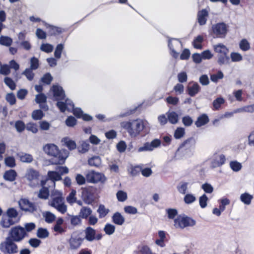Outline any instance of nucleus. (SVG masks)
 I'll return each instance as SVG.
<instances>
[{
  "label": "nucleus",
  "mask_w": 254,
  "mask_h": 254,
  "mask_svg": "<svg viewBox=\"0 0 254 254\" xmlns=\"http://www.w3.org/2000/svg\"><path fill=\"white\" fill-rule=\"evenodd\" d=\"M47 28H48L49 35L50 36L59 35L63 32V29L59 27L49 25Z\"/></svg>",
  "instance_id": "24"
},
{
  "label": "nucleus",
  "mask_w": 254,
  "mask_h": 254,
  "mask_svg": "<svg viewBox=\"0 0 254 254\" xmlns=\"http://www.w3.org/2000/svg\"><path fill=\"white\" fill-rule=\"evenodd\" d=\"M83 239H69L70 248L71 249H76L78 248Z\"/></svg>",
  "instance_id": "33"
},
{
  "label": "nucleus",
  "mask_w": 254,
  "mask_h": 254,
  "mask_svg": "<svg viewBox=\"0 0 254 254\" xmlns=\"http://www.w3.org/2000/svg\"><path fill=\"white\" fill-rule=\"evenodd\" d=\"M195 144V139L193 137H189L180 145L178 151L184 148L186 151H191L194 148Z\"/></svg>",
  "instance_id": "13"
},
{
  "label": "nucleus",
  "mask_w": 254,
  "mask_h": 254,
  "mask_svg": "<svg viewBox=\"0 0 254 254\" xmlns=\"http://www.w3.org/2000/svg\"><path fill=\"white\" fill-rule=\"evenodd\" d=\"M184 202L186 204H190L196 200V197L192 194L188 193L185 195L184 198Z\"/></svg>",
  "instance_id": "47"
},
{
  "label": "nucleus",
  "mask_w": 254,
  "mask_h": 254,
  "mask_svg": "<svg viewBox=\"0 0 254 254\" xmlns=\"http://www.w3.org/2000/svg\"><path fill=\"white\" fill-rule=\"evenodd\" d=\"M83 201L87 204H92L95 201L94 193L89 188L84 189L82 193Z\"/></svg>",
  "instance_id": "14"
},
{
  "label": "nucleus",
  "mask_w": 254,
  "mask_h": 254,
  "mask_svg": "<svg viewBox=\"0 0 254 254\" xmlns=\"http://www.w3.org/2000/svg\"><path fill=\"white\" fill-rule=\"evenodd\" d=\"M20 160L25 163H31L33 160V158L31 155L25 153L20 156Z\"/></svg>",
  "instance_id": "49"
},
{
  "label": "nucleus",
  "mask_w": 254,
  "mask_h": 254,
  "mask_svg": "<svg viewBox=\"0 0 254 254\" xmlns=\"http://www.w3.org/2000/svg\"><path fill=\"white\" fill-rule=\"evenodd\" d=\"M185 134V128L181 127H177L175 130L174 136L176 139H180L183 137Z\"/></svg>",
  "instance_id": "37"
},
{
  "label": "nucleus",
  "mask_w": 254,
  "mask_h": 254,
  "mask_svg": "<svg viewBox=\"0 0 254 254\" xmlns=\"http://www.w3.org/2000/svg\"><path fill=\"white\" fill-rule=\"evenodd\" d=\"M161 143V140L159 139H154L150 143L147 142L143 144L142 146L138 148V152L152 151L154 148L158 147Z\"/></svg>",
  "instance_id": "12"
},
{
  "label": "nucleus",
  "mask_w": 254,
  "mask_h": 254,
  "mask_svg": "<svg viewBox=\"0 0 254 254\" xmlns=\"http://www.w3.org/2000/svg\"><path fill=\"white\" fill-rule=\"evenodd\" d=\"M39 66V60L37 58L33 57L30 60V68L32 69L35 70Z\"/></svg>",
  "instance_id": "61"
},
{
  "label": "nucleus",
  "mask_w": 254,
  "mask_h": 254,
  "mask_svg": "<svg viewBox=\"0 0 254 254\" xmlns=\"http://www.w3.org/2000/svg\"><path fill=\"white\" fill-rule=\"evenodd\" d=\"M12 43V39L7 36H1L0 37V44L5 46H9Z\"/></svg>",
  "instance_id": "36"
},
{
  "label": "nucleus",
  "mask_w": 254,
  "mask_h": 254,
  "mask_svg": "<svg viewBox=\"0 0 254 254\" xmlns=\"http://www.w3.org/2000/svg\"><path fill=\"white\" fill-rule=\"evenodd\" d=\"M67 99H65V102L58 101L56 104L57 107L59 109L61 112H64L67 109Z\"/></svg>",
  "instance_id": "56"
},
{
  "label": "nucleus",
  "mask_w": 254,
  "mask_h": 254,
  "mask_svg": "<svg viewBox=\"0 0 254 254\" xmlns=\"http://www.w3.org/2000/svg\"><path fill=\"white\" fill-rule=\"evenodd\" d=\"M208 198L205 194H203L199 198V203L200 206L202 208H204L206 207Z\"/></svg>",
  "instance_id": "44"
},
{
  "label": "nucleus",
  "mask_w": 254,
  "mask_h": 254,
  "mask_svg": "<svg viewBox=\"0 0 254 254\" xmlns=\"http://www.w3.org/2000/svg\"><path fill=\"white\" fill-rule=\"evenodd\" d=\"M97 211L99 213V218H102L108 214L109 210L106 208L103 204H100Z\"/></svg>",
  "instance_id": "27"
},
{
  "label": "nucleus",
  "mask_w": 254,
  "mask_h": 254,
  "mask_svg": "<svg viewBox=\"0 0 254 254\" xmlns=\"http://www.w3.org/2000/svg\"><path fill=\"white\" fill-rule=\"evenodd\" d=\"M168 218L170 219H175V217L178 215V211L174 208H168L166 210Z\"/></svg>",
  "instance_id": "48"
},
{
  "label": "nucleus",
  "mask_w": 254,
  "mask_h": 254,
  "mask_svg": "<svg viewBox=\"0 0 254 254\" xmlns=\"http://www.w3.org/2000/svg\"><path fill=\"white\" fill-rule=\"evenodd\" d=\"M49 232L45 228H39L37 230V236L39 238H46L49 236Z\"/></svg>",
  "instance_id": "35"
},
{
  "label": "nucleus",
  "mask_w": 254,
  "mask_h": 254,
  "mask_svg": "<svg viewBox=\"0 0 254 254\" xmlns=\"http://www.w3.org/2000/svg\"><path fill=\"white\" fill-rule=\"evenodd\" d=\"M122 127L131 137H136L143 130L144 125L141 120H135L131 122H123Z\"/></svg>",
  "instance_id": "2"
},
{
  "label": "nucleus",
  "mask_w": 254,
  "mask_h": 254,
  "mask_svg": "<svg viewBox=\"0 0 254 254\" xmlns=\"http://www.w3.org/2000/svg\"><path fill=\"white\" fill-rule=\"evenodd\" d=\"M5 99L10 105H13L16 103V98L13 93H8L5 97Z\"/></svg>",
  "instance_id": "60"
},
{
  "label": "nucleus",
  "mask_w": 254,
  "mask_h": 254,
  "mask_svg": "<svg viewBox=\"0 0 254 254\" xmlns=\"http://www.w3.org/2000/svg\"><path fill=\"white\" fill-rule=\"evenodd\" d=\"M52 90L54 97L56 100L62 101L65 100V95L63 88L59 85H53Z\"/></svg>",
  "instance_id": "15"
},
{
  "label": "nucleus",
  "mask_w": 254,
  "mask_h": 254,
  "mask_svg": "<svg viewBox=\"0 0 254 254\" xmlns=\"http://www.w3.org/2000/svg\"><path fill=\"white\" fill-rule=\"evenodd\" d=\"M224 99L222 97L217 98L213 102V110H218L221 107V106L224 103Z\"/></svg>",
  "instance_id": "32"
},
{
  "label": "nucleus",
  "mask_w": 254,
  "mask_h": 254,
  "mask_svg": "<svg viewBox=\"0 0 254 254\" xmlns=\"http://www.w3.org/2000/svg\"><path fill=\"white\" fill-rule=\"evenodd\" d=\"M85 177L87 182L90 183L97 184L101 183L104 184L106 181V178L104 174L94 170L89 171L85 174Z\"/></svg>",
  "instance_id": "7"
},
{
  "label": "nucleus",
  "mask_w": 254,
  "mask_h": 254,
  "mask_svg": "<svg viewBox=\"0 0 254 254\" xmlns=\"http://www.w3.org/2000/svg\"><path fill=\"white\" fill-rule=\"evenodd\" d=\"M231 58L232 61L234 62H240L243 59L242 56L240 54L235 52H232L231 54Z\"/></svg>",
  "instance_id": "64"
},
{
  "label": "nucleus",
  "mask_w": 254,
  "mask_h": 254,
  "mask_svg": "<svg viewBox=\"0 0 254 254\" xmlns=\"http://www.w3.org/2000/svg\"><path fill=\"white\" fill-rule=\"evenodd\" d=\"M85 238H95L96 232L91 227H87L85 230Z\"/></svg>",
  "instance_id": "31"
},
{
  "label": "nucleus",
  "mask_w": 254,
  "mask_h": 254,
  "mask_svg": "<svg viewBox=\"0 0 254 254\" xmlns=\"http://www.w3.org/2000/svg\"><path fill=\"white\" fill-rule=\"evenodd\" d=\"M116 195L118 200L121 202L125 201L127 198V193L123 190H119Z\"/></svg>",
  "instance_id": "51"
},
{
  "label": "nucleus",
  "mask_w": 254,
  "mask_h": 254,
  "mask_svg": "<svg viewBox=\"0 0 254 254\" xmlns=\"http://www.w3.org/2000/svg\"><path fill=\"white\" fill-rule=\"evenodd\" d=\"M229 26L224 22H219L212 25L211 35L214 38H224L228 31Z\"/></svg>",
  "instance_id": "6"
},
{
  "label": "nucleus",
  "mask_w": 254,
  "mask_h": 254,
  "mask_svg": "<svg viewBox=\"0 0 254 254\" xmlns=\"http://www.w3.org/2000/svg\"><path fill=\"white\" fill-rule=\"evenodd\" d=\"M89 149V144L86 141H83L81 145L78 147V150L81 153H85Z\"/></svg>",
  "instance_id": "43"
},
{
  "label": "nucleus",
  "mask_w": 254,
  "mask_h": 254,
  "mask_svg": "<svg viewBox=\"0 0 254 254\" xmlns=\"http://www.w3.org/2000/svg\"><path fill=\"white\" fill-rule=\"evenodd\" d=\"M50 195V190L49 187L41 188L38 193L37 196L42 199H47Z\"/></svg>",
  "instance_id": "23"
},
{
  "label": "nucleus",
  "mask_w": 254,
  "mask_h": 254,
  "mask_svg": "<svg viewBox=\"0 0 254 254\" xmlns=\"http://www.w3.org/2000/svg\"><path fill=\"white\" fill-rule=\"evenodd\" d=\"M213 50L217 54V63L220 65L227 64L229 61V57L228 55L229 49L222 43H219L213 46Z\"/></svg>",
  "instance_id": "3"
},
{
  "label": "nucleus",
  "mask_w": 254,
  "mask_h": 254,
  "mask_svg": "<svg viewBox=\"0 0 254 254\" xmlns=\"http://www.w3.org/2000/svg\"><path fill=\"white\" fill-rule=\"evenodd\" d=\"M47 178L51 181L54 187L55 186V182L62 180L61 174L54 171H49L47 174Z\"/></svg>",
  "instance_id": "18"
},
{
  "label": "nucleus",
  "mask_w": 254,
  "mask_h": 254,
  "mask_svg": "<svg viewBox=\"0 0 254 254\" xmlns=\"http://www.w3.org/2000/svg\"><path fill=\"white\" fill-rule=\"evenodd\" d=\"M4 162L6 166L10 168H13L16 166L15 158L12 156L5 157Z\"/></svg>",
  "instance_id": "38"
},
{
  "label": "nucleus",
  "mask_w": 254,
  "mask_h": 254,
  "mask_svg": "<svg viewBox=\"0 0 254 254\" xmlns=\"http://www.w3.org/2000/svg\"><path fill=\"white\" fill-rule=\"evenodd\" d=\"M64 49V46L62 44H58L54 52L55 57L57 59H60Z\"/></svg>",
  "instance_id": "55"
},
{
  "label": "nucleus",
  "mask_w": 254,
  "mask_h": 254,
  "mask_svg": "<svg viewBox=\"0 0 254 254\" xmlns=\"http://www.w3.org/2000/svg\"><path fill=\"white\" fill-rule=\"evenodd\" d=\"M64 140H65V144L68 149L71 150L76 148V144L74 141L67 138H64Z\"/></svg>",
  "instance_id": "54"
},
{
  "label": "nucleus",
  "mask_w": 254,
  "mask_h": 254,
  "mask_svg": "<svg viewBox=\"0 0 254 254\" xmlns=\"http://www.w3.org/2000/svg\"><path fill=\"white\" fill-rule=\"evenodd\" d=\"M141 171V167L139 166H135L130 168V174L132 176H136L139 174Z\"/></svg>",
  "instance_id": "63"
},
{
  "label": "nucleus",
  "mask_w": 254,
  "mask_h": 254,
  "mask_svg": "<svg viewBox=\"0 0 254 254\" xmlns=\"http://www.w3.org/2000/svg\"><path fill=\"white\" fill-rule=\"evenodd\" d=\"M31 68H26L23 71V74L25 75L26 78L30 81L33 79L34 77V73L33 72Z\"/></svg>",
  "instance_id": "53"
},
{
  "label": "nucleus",
  "mask_w": 254,
  "mask_h": 254,
  "mask_svg": "<svg viewBox=\"0 0 254 254\" xmlns=\"http://www.w3.org/2000/svg\"><path fill=\"white\" fill-rule=\"evenodd\" d=\"M92 211L89 207H82L79 212V216L82 219H87L92 214Z\"/></svg>",
  "instance_id": "25"
},
{
  "label": "nucleus",
  "mask_w": 254,
  "mask_h": 254,
  "mask_svg": "<svg viewBox=\"0 0 254 254\" xmlns=\"http://www.w3.org/2000/svg\"><path fill=\"white\" fill-rule=\"evenodd\" d=\"M208 16V12L206 9H202L198 11L197 15L198 23L200 25L205 24L207 18Z\"/></svg>",
  "instance_id": "16"
},
{
  "label": "nucleus",
  "mask_w": 254,
  "mask_h": 254,
  "mask_svg": "<svg viewBox=\"0 0 254 254\" xmlns=\"http://www.w3.org/2000/svg\"><path fill=\"white\" fill-rule=\"evenodd\" d=\"M240 48L243 51H247L250 49V44L248 41L245 39H242L239 44Z\"/></svg>",
  "instance_id": "46"
},
{
  "label": "nucleus",
  "mask_w": 254,
  "mask_h": 254,
  "mask_svg": "<svg viewBox=\"0 0 254 254\" xmlns=\"http://www.w3.org/2000/svg\"><path fill=\"white\" fill-rule=\"evenodd\" d=\"M112 222L118 225H122L125 221L124 217L119 212H115L112 217Z\"/></svg>",
  "instance_id": "19"
},
{
  "label": "nucleus",
  "mask_w": 254,
  "mask_h": 254,
  "mask_svg": "<svg viewBox=\"0 0 254 254\" xmlns=\"http://www.w3.org/2000/svg\"><path fill=\"white\" fill-rule=\"evenodd\" d=\"M230 165L231 169L236 172L239 171L242 168L241 164L237 161H231Z\"/></svg>",
  "instance_id": "62"
},
{
  "label": "nucleus",
  "mask_w": 254,
  "mask_h": 254,
  "mask_svg": "<svg viewBox=\"0 0 254 254\" xmlns=\"http://www.w3.org/2000/svg\"><path fill=\"white\" fill-rule=\"evenodd\" d=\"M224 75L222 71H219L216 74H213L210 75V79L211 81L216 82L219 79H222Z\"/></svg>",
  "instance_id": "52"
},
{
  "label": "nucleus",
  "mask_w": 254,
  "mask_h": 254,
  "mask_svg": "<svg viewBox=\"0 0 254 254\" xmlns=\"http://www.w3.org/2000/svg\"><path fill=\"white\" fill-rule=\"evenodd\" d=\"M43 150L46 154L52 157L51 159L52 164H63L64 163L65 158L55 144H47L44 146Z\"/></svg>",
  "instance_id": "1"
},
{
  "label": "nucleus",
  "mask_w": 254,
  "mask_h": 254,
  "mask_svg": "<svg viewBox=\"0 0 254 254\" xmlns=\"http://www.w3.org/2000/svg\"><path fill=\"white\" fill-rule=\"evenodd\" d=\"M104 230L106 234L110 235L114 233L115 227L113 225L108 223L105 226Z\"/></svg>",
  "instance_id": "50"
},
{
  "label": "nucleus",
  "mask_w": 254,
  "mask_h": 254,
  "mask_svg": "<svg viewBox=\"0 0 254 254\" xmlns=\"http://www.w3.org/2000/svg\"><path fill=\"white\" fill-rule=\"evenodd\" d=\"M35 100L38 104L46 103L47 97L44 94L40 93L36 95Z\"/></svg>",
  "instance_id": "59"
},
{
  "label": "nucleus",
  "mask_w": 254,
  "mask_h": 254,
  "mask_svg": "<svg viewBox=\"0 0 254 254\" xmlns=\"http://www.w3.org/2000/svg\"><path fill=\"white\" fill-rule=\"evenodd\" d=\"M64 200L62 196H56L52 199L51 205L62 213H64L66 211V206L64 204Z\"/></svg>",
  "instance_id": "10"
},
{
  "label": "nucleus",
  "mask_w": 254,
  "mask_h": 254,
  "mask_svg": "<svg viewBox=\"0 0 254 254\" xmlns=\"http://www.w3.org/2000/svg\"><path fill=\"white\" fill-rule=\"evenodd\" d=\"M39 171L32 168L28 170L25 174V178L31 187H35L39 185Z\"/></svg>",
  "instance_id": "8"
},
{
  "label": "nucleus",
  "mask_w": 254,
  "mask_h": 254,
  "mask_svg": "<svg viewBox=\"0 0 254 254\" xmlns=\"http://www.w3.org/2000/svg\"><path fill=\"white\" fill-rule=\"evenodd\" d=\"M76 190L72 189L66 198L67 201L68 203L73 204L76 201Z\"/></svg>",
  "instance_id": "40"
},
{
  "label": "nucleus",
  "mask_w": 254,
  "mask_h": 254,
  "mask_svg": "<svg viewBox=\"0 0 254 254\" xmlns=\"http://www.w3.org/2000/svg\"><path fill=\"white\" fill-rule=\"evenodd\" d=\"M17 176V172L15 170L10 169L6 170L3 174V178L7 181L13 182L16 180Z\"/></svg>",
  "instance_id": "17"
},
{
  "label": "nucleus",
  "mask_w": 254,
  "mask_h": 254,
  "mask_svg": "<svg viewBox=\"0 0 254 254\" xmlns=\"http://www.w3.org/2000/svg\"><path fill=\"white\" fill-rule=\"evenodd\" d=\"M10 73V69L9 65L7 64H1L0 67V73L2 75H7Z\"/></svg>",
  "instance_id": "45"
},
{
  "label": "nucleus",
  "mask_w": 254,
  "mask_h": 254,
  "mask_svg": "<svg viewBox=\"0 0 254 254\" xmlns=\"http://www.w3.org/2000/svg\"><path fill=\"white\" fill-rule=\"evenodd\" d=\"M225 156L223 154H221L212 161V166L213 168L220 167L225 163Z\"/></svg>",
  "instance_id": "22"
},
{
  "label": "nucleus",
  "mask_w": 254,
  "mask_h": 254,
  "mask_svg": "<svg viewBox=\"0 0 254 254\" xmlns=\"http://www.w3.org/2000/svg\"><path fill=\"white\" fill-rule=\"evenodd\" d=\"M5 84L12 90L16 88V84L14 81L9 77H5L4 79Z\"/></svg>",
  "instance_id": "42"
},
{
  "label": "nucleus",
  "mask_w": 254,
  "mask_h": 254,
  "mask_svg": "<svg viewBox=\"0 0 254 254\" xmlns=\"http://www.w3.org/2000/svg\"><path fill=\"white\" fill-rule=\"evenodd\" d=\"M18 204L20 209L25 212L33 213L37 210L35 204L27 198H21L18 201Z\"/></svg>",
  "instance_id": "9"
},
{
  "label": "nucleus",
  "mask_w": 254,
  "mask_h": 254,
  "mask_svg": "<svg viewBox=\"0 0 254 254\" xmlns=\"http://www.w3.org/2000/svg\"><path fill=\"white\" fill-rule=\"evenodd\" d=\"M195 224L194 219L185 214L177 216L174 221V226L176 229H184L188 227H193Z\"/></svg>",
  "instance_id": "4"
},
{
  "label": "nucleus",
  "mask_w": 254,
  "mask_h": 254,
  "mask_svg": "<svg viewBox=\"0 0 254 254\" xmlns=\"http://www.w3.org/2000/svg\"><path fill=\"white\" fill-rule=\"evenodd\" d=\"M253 197L252 195L245 192L241 195V200L246 204H250Z\"/></svg>",
  "instance_id": "30"
},
{
  "label": "nucleus",
  "mask_w": 254,
  "mask_h": 254,
  "mask_svg": "<svg viewBox=\"0 0 254 254\" xmlns=\"http://www.w3.org/2000/svg\"><path fill=\"white\" fill-rule=\"evenodd\" d=\"M203 41V37L201 35H198L192 42V45L196 49H201L202 48V43Z\"/></svg>",
  "instance_id": "26"
},
{
  "label": "nucleus",
  "mask_w": 254,
  "mask_h": 254,
  "mask_svg": "<svg viewBox=\"0 0 254 254\" xmlns=\"http://www.w3.org/2000/svg\"><path fill=\"white\" fill-rule=\"evenodd\" d=\"M178 115L175 112H171L168 114V120L172 124H176L178 122Z\"/></svg>",
  "instance_id": "29"
},
{
  "label": "nucleus",
  "mask_w": 254,
  "mask_h": 254,
  "mask_svg": "<svg viewBox=\"0 0 254 254\" xmlns=\"http://www.w3.org/2000/svg\"><path fill=\"white\" fill-rule=\"evenodd\" d=\"M209 121L208 117L206 114H203L199 116L195 122L197 127H200L207 124Z\"/></svg>",
  "instance_id": "21"
},
{
  "label": "nucleus",
  "mask_w": 254,
  "mask_h": 254,
  "mask_svg": "<svg viewBox=\"0 0 254 254\" xmlns=\"http://www.w3.org/2000/svg\"><path fill=\"white\" fill-rule=\"evenodd\" d=\"M22 239H6L0 245V250L4 254H12L18 252L17 245L13 242H19Z\"/></svg>",
  "instance_id": "5"
},
{
  "label": "nucleus",
  "mask_w": 254,
  "mask_h": 254,
  "mask_svg": "<svg viewBox=\"0 0 254 254\" xmlns=\"http://www.w3.org/2000/svg\"><path fill=\"white\" fill-rule=\"evenodd\" d=\"M26 129L34 133H37L38 131L37 124L32 122L27 124L26 125Z\"/></svg>",
  "instance_id": "39"
},
{
  "label": "nucleus",
  "mask_w": 254,
  "mask_h": 254,
  "mask_svg": "<svg viewBox=\"0 0 254 254\" xmlns=\"http://www.w3.org/2000/svg\"><path fill=\"white\" fill-rule=\"evenodd\" d=\"M53 80V77L51 76L50 73H47L45 74L42 78L41 81L44 83L49 85L50 84Z\"/></svg>",
  "instance_id": "57"
},
{
  "label": "nucleus",
  "mask_w": 254,
  "mask_h": 254,
  "mask_svg": "<svg viewBox=\"0 0 254 254\" xmlns=\"http://www.w3.org/2000/svg\"><path fill=\"white\" fill-rule=\"evenodd\" d=\"M9 234L10 237H7L6 238H24L27 236L25 229L20 226L12 227Z\"/></svg>",
  "instance_id": "11"
},
{
  "label": "nucleus",
  "mask_w": 254,
  "mask_h": 254,
  "mask_svg": "<svg viewBox=\"0 0 254 254\" xmlns=\"http://www.w3.org/2000/svg\"><path fill=\"white\" fill-rule=\"evenodd\" d=\"M88 164L91 166L98 167L101 165V160L98 156H94L88 159Z\"/></svg>",
  "instance_id": "28"
},
{
  "label": "nucleus",
  "mask_w": 254,
  "mask_h": 254,
  "mask_svg": "<svg viewBox=\"0 0 254 254\" xmlns=\"http://www.w3.org/2000/svg\"><path fill=\"white\" fill-rule=\"evenodd\" d=\"M15 127L18 132H21L26 128V125L22 121L18 120L15 123Z\"/></svg>",
  "instance_id": "41"
},
{
  "label": "nucleus",
  "mask_w": 254,
  "mask_h": 254,
  "mask_svg": "<svg viewBox=\"0 0 254 254\" xmlns=\"http://www.w3.org/2000/svg\"><path fill=\"white\" fill-rule=\"evenodd\" d=\"M44 117V113L41 110H35L32 113V118L34 120H40Z\"/></svg>",
  "instance_id": "34"
},
{
  "label": "nucleus",
  "mask_w": 254,
  "mask_h": 254,
  "mask_svg": "<svg viewBox=\"0 0 254 254\" xmlns=\"http://www.w3.org/2000/svg\"><path fill=\"white\" fill-rule=\"evenodd\" d=\"M200 90V87L196 82L194 83L192 86L188 87L187 91L188 94L191 97L194 96Z\"/></svg>",
  "instance_id": "20"
},
{
  "label": "nucleus",
  "mask_w": 254,
  "mask_h": 254,
  "mask_svg": "<svg viewBox=\"0 0 254 254\" xmlns=\"http://www.w3.org/2000/svg\"><path fill=\"white\" fill-rule=\"evenodd\" d=\"M77 123V120L73 116H69L65 120V124L68 127H72L74 126Z\"/></svg>",
  "instance_id": "58"
}]
</instances>
